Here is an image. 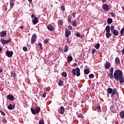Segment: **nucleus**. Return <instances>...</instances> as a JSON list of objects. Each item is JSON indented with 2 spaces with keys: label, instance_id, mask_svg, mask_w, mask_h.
<instances>
[{
  "label": "nucleus",
  "instance_id": "2",
  "mask_svg": "<svg viewBox=\"0 0 124 124\" xmlns=\"http://www.w3.org/2000/svg\"><path fill=\"white\" fill-rule=\"evenodd\" d=\"M80 70L79 68H76V69H72V73H73L74 76L76 75L77 77H79L80 75Z\"/></svg>",
  "mask_w": 124,
  "mask_h": 124
},
{
  "label": "nucleus",
  "instance_id": "7",
  "mask_svg": "<svg viewBox=\"0 0 124 124\" xmlns=\"http://www.w3.org/2000/svg\"><path fill=\"white\" fill-rule=\"evenodd\" d=\"M6 98L10 101H13L15 99V97L14 95L11 94L7 95Z\"/></svg>",
  "mask_w": 124,
  "mask_h": 124
},
{
  "label": "nucleus",
  "instance_id": "10",
  "mask_svg": "<svg viewBox=\"0 0 124 124\" xmlns=\"http://www.w3.org/2000/svg\"><path fill=\"white\" fill-rule=\"evenodd\" d=\"M58 112L60 114H63L64 112H65L64 107L63 106H62L60 108L59 110H58Z\"/></svg>",
  "mask_w": 124,
  "mask_h": 124
},
{
  "label": "nucleus",
  "instance_id": "28",
  "mask_svg": "<svg viewBox=\"0 0 124 124\" xmlns=\"http://www.w3.org/2000/svg\"><path fill=\"white\" fill-rule=\"evenodd\" d=\"M106 35L107 38H109V36H111V33H110V32H107L106 33Z\"/></svg>",
  "mask_w": 124,
  "mask_h": 124
},
{
  "label": "nucleus",
  "instance_id": "64",
  "mask_svg": "<svg viewBox=\"0 0 124 124\" xmlns=\"http://www.w3.org/2000/svg\"><path fill=\"white\" fill-rule=\"evenodd\" d=\"M83 102H84L83 101H81V103H83Z\"/></svg>",
  "mask_w": 124,
  "mask_h": 124
},
{
  "label": "nucleus",
  "instance_id": "17",
  "mask_svg": "<svg viewBox=\"0 0 124 124\" xmlns=\"http://www.w3.org/2000/svg\"><path fill=\"white\" fill-rule=\"evenodd\" d=\"M0 35L1 37H4L6 35V31H2L0 32Z\"/></svg>",
  "mask_w": 124,
  "mask_h": 124
},
{
  "label": "nucleus",
  "instance_id": "30",
  "mask_svg": "<svg viewBox=\"0 0 124 124\" xmlns=\"http://www.w3.org/2000/svg\"><path fill=\"white\" fill-rule=\"evenodd\" d=\"M119 93H117V94H114V98H115V100H117V99L119 98Z\"/></svg>",
  "mask_w": 124,
  "mask_h": 124
},
{
  "label": "nucleus",
  "instance_id": "54",
  "mask_svg": "<svg viewBox=\"0 0 124 124\" xmlns=\"http://www.w3.org/2000/svg\"><path fill=\"white\" fill-rule=\"evenodd\" d=\"M19 29H21V30H24V26H21L19 27Z\"/></svg>",
  "mask_w": 124,
  "mask_h": 124
},
{
  "label": "nucleus",
  "instance_id": "29",
  "mask_svg": "<svg viewBox=\"0 0 124 124\" xmlns=\"http://www.w3.org/2000/svg\"><path fill=\"white\" fill-rule=\"evenodd\" d=\"M94 47H95V49H99V47H100V44L98 43V44L95 45Z\"/></svg>",
  "mask_w": 124,
  "mask_h": 124
},
{
  "label": "nucleus",
  "instance_id": "25",
  "mask_svg": "<svg viewBox=\"0 0 124 124\" xmlns=\"http://www.w3.org/2000/svg\"><path fill=\"white\" fill-rule=\"evenodd\" d=\"M63 85V81L62 80H60L59 82V86L61 87Z\"/></svg>",
  "mask_w": 124,
  "mask_h": 124
},
{
  "label": "nucleus",
  "instance_id": "31",
  "mask_svg": "<svg viewBox=\"0 0 124 124\" xmlns=\"http://www.w3.org/2000/svg\"><path fill=\"white\" fill-rule=\"evenodd\" d=\"M72 26H73V27L77 26V24H76V19H75V20L72 21Z\"/></svg>",
  "mask_w": 124,
  "mask_h": 124
},
{
  "label": "nucleus",
  "instance_id": "51",
  "mask_svg": "<svg viewBox=\"0 0 124 124\" xmlns=\"http://www.w3.org/2000/svg\"><path fill=\"white\" fill-rule=\"evenodd\" d=\"M0 113L2 116H5V113H4V112L1 111Z\"/></svg>",
  "mask_w": 124,
  "mask_h": 124
},
{
  "label": "nucleus",
  "instance_id": "56",
  "mask_svg": "<svg viewBox=\"0 0 124 124\" xmlns=\"http://www.w3.org/2000/svg\"><path fill=\"white\" fill-rule=\"evenodd\" d=\"M72 16L74 17V18H75V13H73L72 14Z\"/></svg>",
  "mask_w": 124,
  "mask_h": 124
},
{
  "label": "nucleus",
  "instance_id": "12",
  "mask_svg": "<svg viewBox=\"0 0 124 124\" xmlns=\"http://www.w3.org/2000/svg\"><path fill=\"white\" fill-rule=\"evenodd\" d=\"M16 106L12 105L11 104H10L7 107L9 110H12L15 108Z\"/></svg>",
  "mask_w": 124,
  "mask_h": 124
},
{
  "label": "nucleus",
  "instance_id": "63",
  "mask_svg": "<svg viewBox=\"0 0 124 124\" xmlns=\"http://www.w3.org/2000/svg\"><path fill=\"white\" fill-rule=\"evenodd\" d=\"M117 64H120V62L117 63Z\"/></svg>",
  "mask_w": 124,
  "mask_h": 124
},
{
  "label": "nucleus",
  "instance_id": "26",
  "mask_svg": "<svg viewBox=\"0 0 124 124\" xmlns=\"http://www.w3.org/2000/svg\"><path fill=\"white\" fill-rule=\"evenodd\" d=\"M89 73H90V70L88 68L86 69H84V74L88 75L89 74Z\"/></svg>",
  "mask_w": 124,
  "mask_h": 124
},
{
  "label": "nucleus",
  "instance_id": "50",
  "mask_svg": "<svg viewBox=\"0 0 124 124\" xmlns=\"http://www.w3.org/2000/svg\"><path fill=\"white\" fill-rule=\"evenodd\" d=\"M80 33L78 32L76 33V36H77L78 37H80Z\"/></svg>",
  "mask_w": 124,
  "mask_h": 124
},
{
  "label": "nucleus",
  "instance_id": "43",
  "mask_svg": "<svg viewBox=\"0 0 124 124\" xmlns=\"http://www.w3.org/2000/svg\"><path fill=\"white\" fill-rule=\"evenodd\" d=\"M95 51H96V50H95V48H93L92 50V54H94V53H95Z\"/></svg>",
  "mask_w": 124,
  "mask_h": 124
},
{
  "label": "nucleus",
  "instance_id": "58",
  "mask_svg": "<svg viewBox=\"0 0 124 124\" xmlns=\"http://www.w3.org/2000/svg\"><path fill=\"white\" fill-rule=\"evenodd\" d=\"M28 1H29V2H31L32 1V0H28Z\"/></svg>",
  "mask_w": 124,
  "mask_h": 124
},
{
  "label": "nucleus",
  "instance_id": "42",
  "mask_svg": "<svg viewBox=\"0 0 124 124\" xmlns=\"http://www.w3.org/2000/svg\"><path fill=\"white\" fill-rule=\"evenodd\" d=\"M62 23H63L62 20H59L58 25H62Z\"/></svg>",
  "mask_w": 124,
  "mask_h": 124
},
{
  "label": "nucleus",
  "instance_id": "32",
  "mask_svg": "<svg viewBox=\"0 0 124 124\" xmlns=\"http://www.w3.org/2000/svg\"><path fill=\"white\" fill-rule=\"evenodd\" d=\"M39 124H45L44 120L43 118H42L39 122Z\"/></svg>",
  "mask_w": 124,
  "mask_h": 124
},
{
  "label": "nucleus",
  "instance_id": "36",
  "mask_svg": "<svg viewBox=\"0 0 124 124\" xmlns=\"http://www.w3.org/2000/svg\"><path fill=\"white\" fill-rule=\"evenodd\" d=\"M124 29L122 28L120 31L121 35H123V34H124Z\"/></svg>",
  "mask_w": 124,
  "mask_h": 124
},
{
  "label": "nucleus",
  "instance_id": "40",
  "mask_svg": "<svg viewBox=\"0 0 124 124\" xmlns=\"http://www.w3.org/2000/svg\"><path fill=\"white\" fill-rule=\"evenodd\" d=\"M110 15L111 16V17H116V15L113 12H111Z\"/></svg>",
  "mask_w": 124,
  "mask_h": 124
},
{
  "label": "nucleus",
  "instance_id": "13",
  "mask_svg": "<svg viewBox=\"0 0 124 124\" xmlns=\"http://www.w3.org/2000/svg\"><path fill=\"white\" fill-rule=\"evenodd\" d=\"M105 68L108 69L111 66V64L110 62H106L105 64Z\"/></svg>",
  "mask_w": 124,
  "mask_h": 124
},
{
  "label": "nucleus",
  "instance_id": "35",
  "mask_svg": "<svg viewBox=\"0 0 124 124\" xmlns=\"http://www.w3.org/2000/svg\"><path fill=\"white\" fill-rule=\"evenodd\" d=\"M109 71H110V73H112V74H113L114 69H113V67H111V68H110Z\"/></svg>",
  "mask_w": 124,
  "mask_h": 124
},
{
  "label": "nucleus",
  "instance_id": "27",
  "mask_svg": "<svg viewBox=\"0 0 124 124\" xmlns=\"http://www.w3.org/2000/svg\"><path fill=\"white\" fill-rule=\"evenodd\" d=\"M120 117L121 118H124V111H121L120 112Z\"/></svg>",
  "mask_w": 124,
  "mask_h": 124
},
{
  "label": "nucleus",
  "instance_id": "21",
  "mask_svg": "<svg viewBox=\"0 0 124 124\" xmlns=\"http://www.w3.org/2000/svg\"><path fill=\"white\" fill-rule=\"evenodd\" d=\"M112 22H113V19L111 18H108L107 20L108 23L110 25V24H112Z\"/></svg>",
  "mask_w": 124,
  "mask_h": 124
},
{
  "label": "nucleus",
  "instance_id": "60",
  "mask_svg": "<svg viewBox=\"0 0 124 124\" xmlns=\"http://www.w3.org/2000/svg\"><path fill=\"white\" fill-rule=\"evenodd\" d=\"M3 70L2 69H0V73L2 72Z\"/></svg>",
  "mask_w": 124,
  "mask_h": 124
},
{
  "label": "nucleus",
  "instance_id": "62",
  "mask_svg": "<svg viewBox=\"0 0 124 124\" xmlns=\"http://www.w3.org/2000/svg\"><path fill=\"white\" fill-rule=\"evenodd\" d=\"M2 50V48H1V47H0V52H1Z\"/></svg>",
  "mask_w": 124,
  "mask_h": 124
},
{
  "label": "nucleus",
  "instance_id": "22",
  "mask_svg": "<svg viewBox=\"0 0 124 124\" xmlns=\"http://www.w3.org/2000/svg\"><path fill=\"white\" fill-rule=\"evenodd\" d=\"M67 51H68V46H67V45H65L64 48V52H65V53H66Z\"/></svg>",
  "mask_w": 124,
  "mask_h": 124
},
{
  "label": "nucleus",
  "instance_id": "38",
  "mask_svg": "<svg viewBox=\"0 0 124 124\" xmlns=\"http://www.w3.org/2000/svg\"><path fill=\"white\" fill-rule=\"evenodd\" d=\"M10 41H11V39H10L8 40H5V44H8V43H9V42H10Z\"/></svg>",
  "mask_w": 124,
  "mask_h": 124
},
{
  "label": "nucleus",
  "instance_id": "39",
  "mask_svg": "<svg viewBox=\"0 0 124 124\" xmlns=\"http://www.w3.org/2000/svg\"><path fill=\"white\" fill-rule=\"evenodd\" d=\"M115 62H120V59L119 58V57H117L115 59Z\"/></svg>",
  "mask_w": 124,
  "mask_h": 124
},
{
  "label": "nucleus",
  "instance_id": "47",
  "mask_svg": "<svg viewBox=\"0 0 124 124\" xmlns=\"http://www.w3.org/2000/svg\"><path fill=\"white\" fill-rule=\"evenodd\" d=\"M61 10H62V11H64V10H65V9L64 8V6H61Z\"/></svg>",
  "mask_w": 124,
  "mask_h": 124
},
{
  "label": "nucleus",
  "instance_id": "15",
  "mask_svg": "<svg viewBox=\"0 0 124 124\" xmlns=\"http://www.w3.org/2000/svg\"><path fill=\"white\" fill-rule=\"evenodd\" d=\"M32 23L33 25H36V24L38 23V19H37V17H34V19L32 20Z\"/></svg>",
  "mask_w": 124,
  "mask_h": 124
},
{
  "label": "nucleus",
  "instance_id": "14",
  "mask_svg": "<svg viewBox=\"0 0 124 124\" xmlns=\"http://www.w3.org/2000/svg\"><path fill=\"white\" fill-rule=\"evenodd\" d=\"M107 93L109 94H112L113 93V89L111 88H108L107 89Z\"/></svg>",
  "mask_w": 124,
  "mask_h": 124
},
{
  "label": "nucleus",
  "instance_id": "11",
  "mask_svg": "<svg viewBox=\"0 0 124 124\" xmlns=\"http://www.w3.org/2000/svg\"><path fill=\"white\" fill-rule=\"evenodd\" d=\"M103 8L104 10H106V11H108L110 8V6H108V5L104 4L103 5Z\"/></svg>",
  "mask_w": 124,
  "mask_h": 124
},
{
  "label": "nucleus",
  "instance_id": "55",
  "mask_svg": "<svg viewBox=\"0 0 124 124\" xmlns=\"http://www.w3.org/2000/svg\"><path fill=\"white\" fill-rule=\"evenodd\" d=\"M36 17H35V16L32 15H31V18L32 19H33V18H36Z\"/></svg>",
  "mask_w": 124,
  "mask_h": 124
},
{
  "label": "nucleus",
  "instance_id": "23",
  "mask_svg": "<svg viewBox=\"0 0 124 124\" xmlns=\"http://www.w3.org/2000/svg\"><path fill=\"white\" fill-rule=\"evenodd\" d=\"M106 32H110V26H107L106 27Z\"/></svg>",
  "mask_w": 124,
  "mask_h": 124
},
{
  "label": "nucleus",
  "instance_id": "52",
  "mask_svg": "<svg viewBox=\"0 0 124 124\" xmlns=\"http://www.w3.org/2000/svg\"><path fill=\"white\" fill-rule=\"evenodd\" d=\"M47 42H49V40L48 39H46L44 40V43H47Z\"/></svg>",
  "mask_w": 124,
  "mask_h": 124
},
{
  "label": "nucleus",
  "instance_id": "1",
  "mask_svg": "<svg viewBox=\"0 0 124 124\" xmlns=\"http://www.w3.org/2000/svg\"><path fill=\"white\" fill-rule=\"evenodd\" d=\"M113 78L115 80H119L121 84L124 83L123 72L121 70H115L113 73Z\"/></svg>",
  "mask_w": 124,
  "mask_h": 124
},
{
  "label": "nucleus",
  "instance_id": "20",
  "mask_svg": "<svg viewBox=\"0 0 124 124\" xmlns=\"http://www.w3.org/2000/svg\"><path fill=\"white\" fill-rule=\"evenodd\" d=\"M96 108L98 112H101V108H100V106L99 105H97Z\"/></svg>",
  "mask_w": 124,
  "mask_h": 124
},
{
  "label": "nucleus",
  "instance_id": "8",
  "mask_svg": "<svg viewBox=\"0 0 124 124\" xmlns=\"http://www.w3.org/2000/svg\"><path fill=\"white\" fill-rule=\"evenodd\" d=\"M6 55L8 57V58H11V57H12V55H13V51H7Z\"/></svg>",
  "mask_w": 124,
  "mask_h": 124
},
{
  "label": "nucleus",
  "instance_id": "9",
  "mask_svg": "<svg viewBox=\"0 0 124 124\" xmlns=\"http://www.w3.org/2000/svg\"><path fill=\"white\" fill-rule=\"evenodd\" d=\"M65 34L66 37H68L70 35V34H71V32H70V31L66 29L65 30Z\"/></svg>",
  "mask_w": 124,
  "mask_h": 124
},
{
  "label": "nucleus",
  "instance_id": "18",
  "mask_svg": "<svg viewBox=\"0 0 124 124\" xmlns=\"http://www.w3.org/2000/svg\"><path fill=\"white\" fill-rule=\"evenodd\" d=\"M112 32L114 35H119V31L116 30L112 31Z\"/></svg>",
  "mask_w": 124,
  "mask_h": 124
},
{
  "label": "nucleus",
  "instance_id": "45",
  "mask_svg": "<svg viewBox=\"0 0 124 124\" xmlns=\"http://www.w3.org/2000/svg\"><path fill=\"white\" fill-rule=\"evenodd\" d=\"M1 42L2 43V44H3V45H4V44H5V40H1Z\"/></svg>",
  "mask_w": 124,
  "mask_h": 124
},
{
  "label": "nucleus",
  "instance_id": "53",
  "mask_svg": "<svg viewBox=\"0 0 124 124\" xmlns=\"http://www.w3.org/2000/svg\"><path fill=\"white\" fill-rule=\"evenodd\" d=\"M68 28L69 29V30H72V26L69 25V26H68Z\"/></svg>",
  "mask_w": 124,
  "mask_h": 124
},
{
  "label": "nucleus",
  "instance_id": "5",
  "mask_svg": "<svg viewBox=\"0 0 124 124\" xmlns=\"http://www.w3.org/2000/svg\"><path fill=\"white\" fill-rule=\"evenodd\" d=\"M36 41V34H34L31 38V43L33 44Z\"/></svg>",
  "mask_w": 124,
  "mask_h": 124
},
{
  "label": "nucleus",
  "instance_id": "44",
  "mask_svg": "<svg viewBox=\"0 0 124 124\" xmlns=\"http://www.w3.org/2000/svg\"><path fill=\"white\" fill-rule=\"evenodd\" d=\"M23 51H24L25 52H27V50H28V48H27V47L24 46L23 48Z\"/></svg>",
  "mask_w": 124,
  "mask_h": 124
},
{
  "label": "nucleus",
  "instance_id": "34",
  "mask_svg": "<svg viewBox=\"0 0 124 124\" xmlns=\"http://www.w3.org/2000/svg\"><path fill=\"white\" fill-rule=\"evenodd\" d=\"M110 30L111 31H112V32L115 30L113 26H111L110 27Z\"/></svg>",
  "mask_w": 124,
  "mask_h": 124
},
{
  "label": "nucleus",
  "instance_id": "19",
  "mask_svg": "<svg viewBox=\"0 0 124 124\" xmlns=\"http://www.w3.org/2000/svg\"><path fill=\"white\" fill-rule=\"evenodd\" d=\"M11 77H13L15 79L16 77V73L14 71H13L12 72H11Z\"/></svg>",
  "mask_w": 124,
  "mask_h": 124
},
{
  "label": "nucleus",
  "instance_id": "6",
  "mask_svg": "<svg viewBox=\"0 0 124 124\" xmlns=\"http://www.w3.org/2000/svg\"><path fill=\"white\" fill-rule=\"evenodd\" d=\"M46 28L50 31H54V26H53L52 24L47 25Z\"/></svg>",
  "mask_w": 124,
  "mask_h": 124
},
{
  "label": "nucleus",
  "instance_id": "48",
  "mask_svg": "<svg viewBox=\"0 0 124 124\" xmlns=\"http://www.w3.org/2000/svg\"><path fill=\"white\" fill-rule=\"evenodd\" d=\"M38 45L39 47H40V49H42V44L40 43V44H38Z\"/></svg>",
  "mask_w": 124,
  "mask_h": 124
},
{
  "label": "nucleus",
  "instance_id": "57",
  "mask_svg": "<svg viewBox=\"0 0 124 124\" xmlns=\"http://www.w3.org/2000/svg\"><path fill=\"white\" fill-rule=\"evenodd\" d=\"M68 21L69 23H71V19H70V18H68Z\"/></svg>",
  "mask_w": 124,
  "mask_h": 124
},
{
  "label": "nucleus",
  "instance_id": "59",
  "mask_svg": "<svg viewBox=\"0 0 124 124\" xmlns=\"http://www.w3.org/2000/svg\"><path fill=\"white\" fill-rule=\"evenodd\" d=\"M103 2H106V0H102Z\"/></svg>",
  "mask_w": 124,
  "mask_h": 124
},
{
  "label": "nucleus",
  "instance_id": "24",
  "mask_svg": "<svg viewBox=\"0 0 124 124\" xmlns=\"http://www.w3.org/2000/svg\"><path fill=\"white\" fill-rule=\"evenodd\" d=\"M113 73H109L108 74V76L110 78L112 79L113 78Z\"/></svg>",
  "mask_w": 124,
  "mask_h": 124
},
{
  "label": "nucleus",
  "instance_id": "46",
  "mask_svg": "<svg viewBox=\"0 0 124 124\" xmlns=\"http://www.w3.org/2000/svg\"><path fill=\"white\" fill-rule=\"evenodd\" d=\"M10 6L12 7H13L14 6V3L12 2L11 1H10Z\"/></svg>",
  "mask_w": 124,
  "mask_h": 124
},
{
  "label": "nucleus",
  "instance_id": "49",
  "mask_svg": "<svg viewBox=\"0 0 124 124\" xmlns=\"http://www.w3.org/2000/svg\"><path fill=\"white\" fill-rule=\"evenodd\" d=\"M93 77H94V75H93V74H90V75H89V78H93Z\"/></svg>",
  "mask_w": 124,
  "mask_h": 124
},
{
  "label": "nucleus",
  "instance_id": "41",
  "mask_svg": "<svg viewBox=\"0 0 124 124\" xmlns=\"http://www.w3.org/2000/svg\"><path fill=\"white\" fill-rule=\"evenodd\" d=\"M46 92H44V93L42 95V97L45 98L46 96Z\"/></svg>",
  "mask_w": 124,
  "mask_h": 124
},
{
  "label": "nucleus",
  "instance_id": "16",
  "mask_svg": "<svg viewBox=\"0 0 124 124\" xmlns=\"http://www.w3.org/2000/svg\"><path fill=\"white\" fill-rule=\"evenodd\" d=\"M72 60H73V58L72 57V56L68 55L67 57L68 62H72Z\"/></svg>",
  "mask_w": 124,
  "mask_h": 124
},
{
  "label": "nucleus",
  "instance_id": "4",
  "mask_svg": "<svg viewBox=\"0 0 124 124\" xmlns=\"http://www.w3.org/2000/svg\"><path fill=\"white\" fill-rule=\"evenodd\" d=\"M118 92L117 91V88H113L112 90V93L110 95L111 97H113V98H114L115 94H118Z\"/></svg>",
  "mask_w": 124,
  "mask_h": 124
},
{
  "label": "nucleus",
  "instance_id": "37",
  "mask_svg": "<svg viewBox=\"0 0 124 124\" xmlns=\"http://www.w3.org/2000/svg\"><path fill=\"white\" fill-rule=\"evenodd\" d=\"M62 75L63 77H66V76H67V74H66V72H63L62 73Z\"/></svg>",
  "mask_w": 124,
  "mask_h": 124
},
{
  "label": "nucleus",
  "instance_id": "61",
  "mask_svg": "<svg viewBox=\"0 0 124 124\" xmlns=\"http://www.w3.org/2000/svg\"><path fill=\"white\" fill-rule=\"evenodd\" d=\"M11 1H12L13 2H15V0H12Z\"/></svg>",
  "mask_w": 124,
  "mask_h": 124
},
{
  "label": "nucleus",
  "instance_id": "3",
  "mask_svg": "<svg viewBox=\"0 0 124 124\" xmlns=\"http://www.w3.org/2000/svg\"><path fill=\"white\" fill-rule=\"evenodd\" d=\"M40 110H41V108L40 107H36V108L34 109V108H31V113L33 114V115H35L37 114H38L40 113Z\"/></svg>",
  "mask_w": 124,
  "mask_h": 124
},
{
  "label": "nucleus",
  "instance_id": "33",
  "mask_svg": "<svg viewBox=\"0 0 124 124\" xmlns=\"http://www.w3.org/2000/svg\"><path fill=\"white\" fill-rule=\"evenodd\" d=\"M2 122L4 123V124L7 123V120L5 119V118H3Z\"/></svg>",
  "mask_w": 124,
  "mask_h": 124
}]
</instances>
